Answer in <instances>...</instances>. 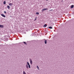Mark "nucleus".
<instances>
[{
  "label": "nucleus",
  "mask_w": 74,
  "mask_h": 74,
  "mask_svg": "<svg viewBox=\"0 0 74 74\" xmlns=\"http://www.w3.org/2000/svg\"><path fill=\"white\" fill-rule=\"evenodd\" d=\"M47 26V25H46V24H45L44 26H43V27H46Z\"/></svg>",
  "instance_id": "0eeeda50"
},
{
  "label": "nucleus",
  "mask_w": 74,
  "mask_h": 74,
  "mask_svg": "<svg viewBox=\"0 0 74 74\" xmlns=\"http://www.w3.org/2000/svg\"><path fill=\"white\" fill-rule=\"evenodd\" d=\"M3 27H4L3 25H0V27L2 28Z\"/></svg>",
  "instance_id": "20e7f679"
},
{
  "label": "nucleus",
  "mask_w": 74,
  "mask_h": 74,
  "mask_svg": "<svg viewBox=\"0 0 74 74\" xmlns=\"http://www.w3.org/2000/svg\"><path fill=\"white\" fill-rule=\"evenodd\" d=\"M29 61L30 62V63L31 64H32V61L31 59L29 60Z\"/></svg>",
  "instance_id": "7ed1b4c3"
},
{
  "label": "nucleus",
  "mask_w": 74,
  "mask_h": 74,
  "mask_svg": "<svg viewBox=\"0 0 74 74\" xmlns=\"http://www.w3.org/2000/svg\"><path fill=\"white\" fill-rule=\"evenodd\" d=\"M1 16H3L4 18H5L6 17L5 15L3 14H1Z\"/></svg>",
  "instance_id": "f257e3e1"
},
{
  "label": "nucleus",
  "mask_w": 74,
  "mask_h": 74,
  "mask_svg": "<svg viewBox=\"0 0 74 74\" xmlns=\"http://www.w3.org/2000/svg\"><path fill=\"white\" fill-rule=\"evenodd\" d=\"M36 18H37V17H36V18L35 20V21L36 20Z\"/></svg>",
  "instance_id": "aec40b11"
},
{
  "label": "nucleus",
  "mask_w": 74,
  "mask_h": 74,
  "mask_svg": "<svg viewBox=\"0 0 74 74\" xmlns=\"http://www.w3.org/2000/svg\"><path fill=\"white\" fill-rule=\"evenodd\" d=\"M26 68H27V69H28V68H29V67H28V66L27 65H26Z\"/></svg>",
  "instance_id": "9d476101"
},
{
  "label": "nucleus",
  "mask_w": 74,
  "mask_h": 74,
  "mask_svg": "<svg viewBox=\"0 0 74 74\" xmlns=\"http://www.w3.org/2000/svg\"><path fill=\"white\" fill-rule=\"evenodd\" d=\"M37 68L38 69V70H39V67H38V66H37Z\"/></svg>",
  "instance_id": "dca6fc26"
},
{
  "label": "nucleus",
  "mask_w": 74,
  "mask_h": 74,
  "mask_svg": "<svg viewBox=\"0 0 74 74\" xmlns=\"http://www.w3.org/2000/svg\"><path fill=\"white\" fill-rule=\"evenodd\" d=\"M23 42L24 43V44H26V45H27V43H26V42Z\"/></svg>",
  "instance_id": "f3484780"
},
{
  "label": "nucleus",
  "mask_w": 74,
  "mask_h": 74,
  "mask_svg": "<svg viewBox=\"0 0 74 74\" xmlns=\"http://www.w3.org/2000/svg\"><path fill=\"white\" fill-rule=\"evenodd\" d=\"M29 66V68H30L31 67H30V65H28Z\"/></svg>",
  "instance_id": "a211bd4d"
},
{
  "label": "nucleus",
  "mask_w": 74,
  "mask_h": 74,
  "mask_svg": "<svg viewBox=\"0 0 74 74\" xmlns=\"http://www.w3.org/2000/svg\"><path fill=\"white\" fill-rule=\"evenodd\" d=\"M49 29H53V27H49Z\"/></svg>",
  "instance_id": "6e6552de"
},
{
  "label": "nucleus",
  "mask_w": 74,
  "mask_h": 74,
  "mask_svg": "<svg viewBox=\"0 0 74 74\" xmlns=\"http://www.w3.org/2000/svg\"><path fill=\"white\" fill-rule=\"evenodd\" d=\"M7 8H8V9H10V6L9 5H8L7 6Z\"/></svg>",
  "instance_id": "1a4fd4ad"
},
{
  "label": "nucleus",
  "mask_w": 74,
  "mask_h": 74,
  "mask_svg": "<svg viewBox=\"0 0 74 74\" xmlns=\"http://www.w3.org/2000/svg\"><path fill=\"white\" fill-rule=\"evenodd\" d=\"M27 64L28 65H30V64H29V62H27Z\"/></svg>",
  "instance_id": "ddd939ff"
},
{
  "label": "nucleus",
  "mask_w": 74,
  "mask_h": 74,
  "mask_svg": "<svg viewBox=\"0 0 74 74\" xmlns=\"http://www.w3.org/2000/svg\"><path fill=\"white\" fill-rule=\"evenodd\" d=\"M48 10V8H44V9H43L42 10V11H45V10Z\"/></svg>",
  "instance_id": "f03ea898"
},
{
  "label": "nucleus",
  "mask_w": 74,
  "mask_h": 74,
  "mask_svg": "<svg viewBox=\"0 0 74 74\" xmlns=\"http://www.w3.org/2000/svg\"><path fill=\"white\" fill-rule=\"evenodd\" d=\"M36 14H37V15H39V13L38 12H37L36 13Z\"/></svg>",
  "instance_id": "4468645a"
},
{
  "label": "nucleus",
  "mask_w": 74,
  "mask_h": 74,
  "mask_svg": "<svg viewBox=\"0 0 74 74\" xmlns=\"http://www.w3.org/2000/svg\"><path fill=\"white\" fill-rule=\"evenodd\" d=\"M9 6H12L13 5V4L12 3H10L9 4Z\"/></svg>",
  "instance_id": "39448f33"
},
{
  "label": "nucleus",
  "mask_w": 74,
  "mask_h": 74,
  "mask_svg": "<svg viewBox=\"0 0 74 74\" xmlns=\"http://www.w3.org/2000/svg\"><path fill=\"white\" fill-rule=\"evenodd\" d=\"M4 13H5V14L6 13V11H4Z\"/></svg>",
  "instance_id": "6ab92c4d"
},
{
  "label": "nucleus",
  "mask_w": 74,
  "mask_h": 74,
  "mask_svg": "<svg viewBox=\"0 0 74 74\" xmlns=\"http://www.w3.org/2000/svg\"><path fill=\"white\" fill-rule=\"evenodd\" d=\"M23 74H26V73H25V72L24 71H23Z\"/></svg>",
  "instance_id": "f8f14e48"
},
{
  "label": "nucleus",
  "mask_w": 74,
  "mask_h": 74,
  "mask_svg": "<svg viewBox=\"0 0 74 74\" xmlns=\"http://www.w3.org/2000/svg\"><path fill=\"white\" fill-rule=\"evenodd\" d=\"M45 41V44H46L47 43V40H46L45 39H44Z\"/></svg>",
  "instance_id": "423d86ee"
},
{
  "label": "nucleus",
  "mask_w": 74,
  "mask_h": 74,
  "mask_svg": "<svg viewBox=\"0 0 74 74\" xmlns=\"http://www.w3.org/2000/svg\"><path fill=\"white\" fill-rule=\"evenodd\" d=\"M3 4H6V2L5 1H4V3H3Z\"/></svg>",
  "instance_id": "2eb2a0df"
},
{
  "label": "nucleus",
  "mask_w": 74,
  "mask_h": 74,
  "mask_svg": "<svg viewBox=\"0 0 74 74\" xmlns=\"http://www.w3.org/2000/svg\"><path fill=\"white\" fill-rule=\"evenodd\" d=\"M51 10H50L49 11H51Z\"/></svg>",
  "instance_id": "412c9836"
},
{
  "label": "nucleus",
  "mask_w": 74,
  "mask_h": 74,
  "mask_svg": "<svg viewBox=\"0 0 74 74\" xmlns=\"http://www.w3.org/2000/svg\"><path fill=\"white\" fill-rule=\"evenodd\" d=\"M74 7V5H71V8H72Z\"/></svg>",
  "instance_id": "9b49d317"
}]
</instances>
